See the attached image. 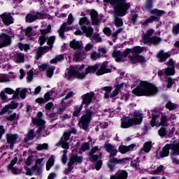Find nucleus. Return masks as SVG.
Returning <instances> with one entry per match:
<instances>
[{"mask_svg": "<svg viewBox=\"0 0 179 179\" xmlns=\"http://www.w3.org/2000/svg\"><path fill=\"white\" fill-rule=\"evenodd\" d=\"M97 69H99V64L89 66L85 69V73L83 72L85 71V65H81L80 67H71L66 70L65 78L67 80H73L75 78L81 80L85 79L87 73H94Z\"/></svg>", "mask_w": 179, "mask_h": 179, "instance_id": "nucleus-1", "label": "nucleus"}, {"mask_svg": "<svg viewBox=\"0 0 179 179\" xmlns=\"http://www.w3.org/2000/svg\"><path fill=\"white\" fill-rule=\"evenodd\" d=\"M103 5L114 6V13L116 16L121 17L127 15V12L131 8V4L127 3V0H103Z\"/></svg>", "mask_w": 179, "mask_h": 179, "instance_id": "nucleus-2", "label": "nucleus"}, {"mask_svg": "<svg viewBox=\"0 0 179 179\" xmlns=\"http://www.w3.org/2000/svg\"><path fill=\"white\" fill-rule=\"evenodd\" d=\"M132 92L136 96H155L157 94V87L150 83L141 81Z\"/></svg>", "mask_w": 179, "mask_h": 179, "instance_id": "nucleus-3", "label": "nucleus"}, {"mask_svg": "<svg viewBox=\"0 0 179 179\" xmlns=\"http://www.w3.org/2000/svg\"><path fill=\"white\" fill-rule=\"evenodd\" d=\"M79 24L81 30H83V33L86 34L87 37L90 38V40H92V41H93L94 43H101L102 39L101 37H100V35H99V34H94L92 36L94 30L92 27H87L88 26V24H90V21L87 20V17H81L79 20Z\"/></svg>", "mask_w": 179, "mask_h": 179, "instance_id": "nucleus-4", "label": "nucleus"}, {"mask_svg": "<svg viewBox=\"0 0 179 179\" xmlns=\"http://www.w3.org/2000/svg\"><path fill=\"white\" fill-rule=\"evenodd\" d=\"M145 48L136 46L132 49H127L124 53H121V52L118 50H114L112 55L117 62H120L123 58H125L127 55H136V54H141V52H143Z\"/></svg>", "mask_w": 179, "mask_h": 179, "instance_id": "nucleus-5", "label": "nucleus"}, {"mask_svg": "<svg viewBox=\"0 0 179 179\" xmlns=\"http://www.w3.org/2000/svg\"><path fill=\"white\" fill-rule=\"evenodd\" d=\"M143 115L139 112L134 114V117L129 119L127 122H122L121 128H129L132 125H139L142 123Z\"/></svg>", "mask_w": 179, "mask_h": 179, "instance_id": "nucleus-6", "label": "nucleus"}, {"mask_svg": "<svg viewBox=\"0 0 179 179\" xmlns=\"http://www.w3.org/2000/svg\"><path fill=\"white\" fill-rule=\"evenodd\" d=\"M169 122V119H167V116L164 115V113L161 114L158 113L155 115L152 116V119L151 120V127H161V125H165L167 127Z\"/></svg>", "mask_w": 179, "mask_h": 179, "instance_id": "nucleus-7", "label": "nucleus"}, {"mask_svg": "<svg viewBox=\"0 0 179 179\" xmlns=\"http://www.w3.org/2000/svg\"><path fill=\"white\" fill-rule=\"evenodd\" d=\"M73 15H72V13H70L68 16V24H66V22H64L58 30L59 36L61 38H65V36L64 35L65 31L72 30V27H71V25L73 23Z\"/></svg>", "mask_w": 179, "mask_h": 179, "instance_id": "nucleus-8", "label": "nucleus"}, {"mask_svg": "<svg viewBox=\"0 0 179 179\" xmlns=\"http://www.w3.org/2000/svg\"><path fill=\"white\" fill-rule=\"evenodd\" d=\"M94 112L92 110L87 109L85 112V114H84L80 120V126L83 129H87L89 127V124L92 122V116L93 115Z\"/></svg>", "mask_w": 179, "mask_h": 179, "instance_id": "nucleus-9", "label": "nucleus"}, {"mask_svg": "<svg viewBox=\"0 0 179 179\" xmlns=\"http://www.w3.org/2000/svg\"><path fill=\"white\" fill-rule=\"evenodd\" d=\"M168 66L169 67L163 69V70H159L158 72L159 76H171L176 73V71L174 70V60L173 59H169L168 62Z\"/></svg>", "mask_w": 179, "mask_h": 179, "instance_id": "nucleus-10", "label": "nucleus"}, {"mask_svg": "<svg viewBox=\"0 0 179 179\" xmlns=\"http://www.w3.org/2000/svg\"><path fill=\"white\" fill-rule=\"evenodd\" d=\"M83 158L78 155H72L69 162L68 163L67 169L64 171L65 174H69L73 170V163H82Z\"/></svg>", "mask_w": 179, "mask_h": 179, "instance_id": "nucleus-11", "label": "nucleus"}, {"mask_svg": "<svg viewBox=\"0 0 179 179\" xmlns=\"http://www.w3.org/2000/svg\"><path fill=\"white\" fill-rule=\"evenodd\" d=\"M94 97V92H88L85 94L81 96V106H85V108H87L89 106H90V103H92L93 98Z\"/></svg>", "mask_w": 179, "mask_h": 179, "instance_id": "nucleus-12", "label": "nucleus"}, {"mask_svg": "<svg viewBox=\"0 0 179 179\" xmlns=\"http://www.w3.org/2000/svg\"><path fill=\"white\" fill-rule=\"evenodd\" d=\"M40 31L41 36L39 37L38 43L40 45H43L48 40L45 34L51 31V24H48L47 29H41Z\"/></svg>", "mask_w": 179, "mask_h": 179, "instance_id": "nucleus-13", "label": "nucleus"}, {"mask_svg": "<svg viewBox=\"0 0 179 179\" xmlns=\"http://www.w3.org/2000/svg\"><path fill=\"white\" fill-rule=\"evenodd\" d=\"M112 68L111 65L108 64V62H104L100 69L96 71L97 76H101V75H104V73H110Z\"/></svg>", "mask_w": 179, "mask_h": 179, "instance_id": "nucleus-14", "label": "nucleus"}, {"mask_svg": "<svg viewBox=\"0 0 179 179\" xmlns=\"http://www.w3.org/2000/svg\"><path fill=\"white\" fill-rule=\"evenodd\" d=\"M54 43H55V36H50L48 39V45H50V47L45 46L42 48V50H38L37 55L41 57V52L45 54V52H48L49 50H52V44H54Z\"/></svg>", "mask_w": 179, "mask_h": 179, "instance_id": "nucleus-15", "label": "nucleus"}, {"mask_svg": "<svg viewBox=\"0 0 179 179\" xmlns=\"http://www.w3.org/2000/svg\"><path fill=\"white\" fill-rule=\"evenodd\" d=\"M12 42V39L9 35L3 33L0 35V48H3V47H8V45H10V43Z\"/></svg>", "mask_w": 179, "mask_h": 179, "instance_id": "nucleus-16", "label": "nucleus"}, {"mask_svg": "<svg viewBox=\"0 0 179 179\" xmlns=\"http://www.w3.org/2000/svg\"><path fill=\"white\" fill-rule=\"evenodd\" d=\"M38 118H33L32 122L35 124L36 125H38V132H41L43 129H44V124H45V122L41 119V117H43V113L39 112L37 114Z\"/></svg>", "mask_w": 179, "mask_h": 179, "instance_id": "nucleus-17", "label": "nucleus"}, {"mask_svg": "<svg viewBox=\"0 0 179 179\" xmlns=\"http://www.w3.org/2000/svg\"><path fill=\"white\" fill-rule=\"evenodd\" d=\"M7 143L9 144L10 149H13V146L17 142L19 139V135L7 134L6 136Z\"/></svg>", "mask_w": 179, "mask_h": 179, "instance_id": "nucleus-18", "label": "nucleus"}, {"mask_svg": "<svg viewBox=\"0 0 179 179\" xmlns=\"http://www.w3.org/2000/svg\"><path fill=\"white\" fill-rule=\"evenodd\" d=\"M17 103L15 101H11L9 104L6 105L1 110L0 115H3V114H5L6 113H12V110H15L17 108Z\"/></svg>", "mask_w": 179, "mask_h": 179, "instance_id": "nucleus-19", "label": "nucleus"}, {"mask_svg": "<svg viewBox=\"0 0 179 179\" xmlns=\"http://www.w3.org/2000/svg\"><path fill=\"white\" fill-rule=\"evenodd\" d=\"M38 68L41 71H46V76L48 78H52V75H54L55 68L53 66H50L47 64H42L38 66Z\"/></svg>", "mask_w": 179, "mask_h": 179, "instance_id": "nucleus-20", "label": "nucleus"}, {"mask_svg": "<svg viewBox=\"0 0 179 179\" xmlns=\"http://www.w3.org/2000/svg\"><path fill=\"white\" fill-rule=\"evenodd\" d=\"M69 138H71V133H69L68 131H65L63 134V136L60 140V144L63 149H66V150L69 149V145L66 142L69 139Z\"/></svg>", "mask_w": 179, "mask_h": 179, "instance_id": "nucleus-21", "label": "nucleus"}, {"mask_svg": "<svg viewBox=\"0 0 179 179\" xmlns=\"http://www.w3.org/2000/svg\"><path fill=\"white\" fill-rule=\"evenodd\" d=\"M41 17V14L37 12H31L26 16V22L28 23H31L34 22V20H37V19H40Z\"/></svg>", "mask_w": 179, "mask_h": 179, "instance_id": "nucleus-22", "label": "nucleus"}, {"mask_svg": "<svg viewBox=\"0 0 179 179\" xmlns=\"http://www.w3.org/2000/svg\"><path fill=\"white\" fill-rule=\"evenodd\" d=\"M44 161V158H39L36 160L35 165L33 169L36 171V176H40L41 174L43 169L41 167L43 166V162Z\"/></svg>", "mask_w": 179, "mask_h": 179, "instance_id": "nucleus-23", "label": "nucleus"}, {"mask_svg": "<svg viewBox=\"0 0 179 179\" xmlns=\"http://www.w3.org/2000/svg\"><path fill=\"white\" fill-rule=\"evenodd\" d=\"M105 150L106 152H108V153H110L109 157H114L115 156H117V153H118V150H117V148L111 144H106Z\"/></svg>", "mask_w": 179, "mask_h": 179, "instance_id": "nucleus-24", "label": "nucleus"}, {"mask_svg": "<svg viewBox=\"0 0 179 179\" xmlns=\"http://www.w3.org/2000/svg\"><path fill=\"white\" fill-rule=\"evenodd\" d=\"M127 178H128V172L124 170H120L115 175L110 176V179H127Z\"/></svg>", "mask_w": 179, "mask_h": 179, "instance_id": "nucleus-25", "label": "nucleus"}, {"mask_svg": "<svg viewBox=\"0 0 179 179\" xmlns=\"http://www.w3.org/2000/svg\"><path fill=\"white\" fill-rule=\"evenodd\" d=\"M1 17L2 19V22L6 24V26H9V24H12L13 23V17L9 13H3L1 15Z\"/></svg>", "mask_w": 179, "mask_h": 179, "instance_id": "nucleus-26", "label": "nucleus"}, {"mask_svg": "<svg viewBox=\"0 0 179 179\" xmlns=\"http://www.w3.org/2000/svg\"><path fill=\"white\" fill-rule=\"evenodd\" d=\"M3 92H4L6 94H13L12 99H19V88H17L15 91L10 87H6Z\"/></svg>", "mask_w": 179, "mask_h": 179, "instance_id": "nucleus-27", "label": "nucleus"}, {"mask_svg": "<svg viewBox=\"0 0 179 179\" xmlns=\"http://www.w3.org/2000/svg\"><path fill=\"white\" fill-rule=\"evenodd\" d=\"M90 16L92 20V23L94 26H98V24H100V20H99V14L96 10H91Z\"/></svg>", "mask_w": 179, "mask_h": 179, "instance_id": "nucleus-28", "label": "nucleus"}, {"mask_svg": "<svg viewBox=\"0 0 179 179\" xmlns=\"http://www.w3.org/2000/svg\"><path fill=\"white\" fill-rule=\"evenodd\" d=\"M134 148H135L134 144H131L129 146L122 145L119 147L118 150L120 152H121L122 155H124L128 152H131V150H134Z\"/></svg>", "mask_w": 179, "mask_h": 179, "instance_id": "nucleus-29", "label": "nucleus"}, {"mask_svg": "<svg viewBox=\"0 0 179 179\" xmlns=\"http://www.w3.org/2000/svg\"><path fill=\"white\" fill-rule=\"evenodd\" d=\"M69 46L71 48H73V50H80L82 48L83 45L82 42H79V41H77L76 39H73L70 43Z\"/></svg>", "mask_w": 179, "mask_h": 179, "instance_id": "nucleus-30", "label": "nucleus"}, {"mask_svg": "<svg viewBox=\"0 0 179 179\" xmlns=\"http://www.w3.org/2000/svg\"><path fill=\"white\" fill-rule=\"evenodd\" d=\"M162 41V39L157 36H153L150 38L147 41L144 42V44H148V45H150L152 44H154V45H157Z\"/></svg>", "mask_w": 179, "mask_h": 179, "instance_id": "nucleus-31", "label": "nucleus"}, {"mask_svg": "<svg viewBox=\"0 0 179 179\" xmlns=\"http://www.w3.org/2000/svg\"><path fill=\"white\" fill-rule=\"evenodd\" d=\"M130 59L133 64H136V62H141V64H143L145 62V57L139 56L138 55H136L133 57L130 56Z\"/></svg>", "mask_w": 179, "mask_h": 179, "instance_id": "nucleus-32", "label": "nucleus"}, {"mask_svg": "<svg viewBox=\"0 0 179 179\" xmlns=\"http://www.w3.org/2000/svg\"><path fill=\"white\" fill-rule=\"evenodd\" d=\"M153 33H155V30L153 29L147 30L146 33L143 34L142 36L143 43L148 41V40L150 38L151 36H153Z\"/></svg>", "mask_w": 179, "mask_h": 179, "instance_id": "nucleus-33", "label": "nucleus"}, {"mask_svg": "<svg viewBox=\"0 0 179 179\" xmlns=\"http://www.w3.org/2000/svg\"><path fill=\"white\" fill-rule=\"evenodd\" d=\"M13 61L16 64L24 62V55L23 53H16L14 56Z\"/></svg>", "mask_w": 179, "mask_h": 179, "instance_id": "nucleus-34", "label": "nucleus"}, {"mask_svg": "<svg viewBox=\"0 0 179 179\" xmlns=\"http://www.w3.org/2000/svg\"><path fill=\"white\" fill-rule=\"evenodd\" d=\"M115 87H116L115 90L114 91H113V92L110 95V97L111 99L115 97V96H117L118 94V93H120V92H121V90H122V87H124V83L119 84V85H116Z\"/></svg>", "mask_w": 179, "mask_h": 179, "instance_id": "nucleus-35", "label": "nucleus"}, {"mask_svg": "<svg viewBox=\"0 0 179 179\" xmlns=\"http://www.w3.org/2000/svg\"><path fill=\"white\" fill-rule=\"evenodd\" d=\"M169 57H170V54L164 52L163 50L159 51L157 55V58L159 59L160 62H164Z\"/></svg>", "mask_w": 179, "mask_h": 179, "instance_id": "nucleus-36", "label": "nucleus"}, {"mask_svg": "<svg viewBox=\"0 0 179 179\" xmlns=\"http://www.w3.org/2000/svg\"><path fill=\"white\" fill-rule=\"evenodd\" d=\"M127 160H129V158H124L122 159H118L117 158H111L109 160V162L111 164H124V163H125V162H127Z\"/></svg>", "mask_w": 179, "mask_h": 179, "instance_id": "nucleus-37", "label": "nucleus"}, {"mask_svg": "<svg viewBox=\"0 0 179 179\" xmlns=\"http://www.w3.org/2000/svg\"><path fill=\"white\" fill-rule=\"evenodd\" d=\"M74 58L76 61H80V59H85L86 58V54L83 51L78 50L74 54Z\"/></svg>", "mask_w": 179, "mask_h": 179, "instance_id": "nucleus-38", "label": "nucleus"}, {"mask_svg": "<svg viewBox=\"0 0 179 179\" xmlns=\"http://www.w3.org/2000/svg\"><path fill=\"white\" fill-rule=\"evenodd\" d=\"M97 150H99V147H94V148L92 149L91 152L89 153V157L90 159L94 160V162H95V160H97V159H99V155H94V153H96V152H97Z\"/></svg>", "mask_w": 179, "mask_h": 179, "instance_id": "nucleus-39", "label": "nucleus"}, {"mask_svg": "<svg viewBox=\"0 0 179 179\" xmlns=\"http://www.w3.org/2000/svg\"><path fill=\"white\" fill-rule=\"evenodd\" d=\"M54 163H55V159H54V156L52 155L46 163L47 171H50V169H51V167H52V166H54Z\"/></svg>", "mask_w": 179, "mask_h": 179, "instance_id": "nucleus-40", "label": "nucleus"}, {"mask_svg": "<svg viewBox=\"0 0 179 179\" xmlns=\"http://www.w3.org/2000/svg\"><path fill=\"white\" fill-rule=\"evenodd\" d=\"M0 99L3 103H8V101H10V100H12V99L8 98L5 91H1L0 92Z\"/></svg>", "mask_w": 179, "mask_h": 179, "instance_id": "nucleus-41", "label": "nucleus"}, {"mask_svg": "<svg viewBox=\"0 0 179 179\" xmlns=\"http://www.w3.org/2000/svg\"><path fill=\"white\" fill-rule=\"evenodd\" d=\"M150 13H151V15H155V17H157V20H159V16H162V15L164 13V11L158 9H154L150 10Z\"/></svg>", "mask_w": 179, "mask_h": 179, "instance_id": "nucleus-42", "label": "nucleus"}, {"mask_svg": "<svg viewBox=\"0 0 179 179\" xmlns=\"http://www.w3.org/2000/svg\"><path fill=\"white\" fill-rule=\"evenodd\" d=\"M155 20H157V17H155V15H152L150 17H148L147 20H145L143 23V26H148L149 23H153Z\"/></svg>", "mask_w": 179, "mask_h": 179, "instance_id": "nucleus-43", "label": "nucleus"}, {"mask_svg": "<svg viewBox=\"0 0 179 179\" xmlns=\"http://www.w3.org/2000/svg\"><path fill=\"white\" fill-rule=\"evenodd\" d=\"M61 61H64V55H57L54 59L50 60V64H57V62H61Z\"/></svg>", "mask_w": 179, "mask_h": 179, "instance_id": "nucleus-44", "label": "nucleus"}, {"mask_svg": "<svg viewBox=\"0 0 179 179\" xmlns=\"http://www.w3.org/2000/svg\"><path fill=\"white\" fill-rule=\"evenodd\" d=\"M166 108L170 110H176V108H178V105H177L174 103H172L171 101H169L166 103Z\"/></svg>", "mask_w": 179, "mask_h": 179, "instance_id": "nucleus-45", "label": "nucleus"}, {"mask_svg": "<svg viewBox=\"0 0 179 179\" xmlns=\"http://www.w3.org/2000/svg\"><path fill=\"white\" fill-rule=\"evenodd\" d=\"M153 1L152 0H147L145 5L144 6V9L147 10L148 12H150L152 10V6Z\"/></svg>", "mask_w": 179, "mask_h": 179, "instance_id": "nucleus-46", "label": "nucleus"}, {"mask_svg": "<svg viewBox=\"0 0 179 179\" xmlns=\"http://www.w3.org/2000/svg\"><path fill=\"white\" fill-rule=\"evenodd\" d=\"M101 54L97 53V52H92L90 55V58L92 61H97L99 58H101Z\"/></svg>", "mask_w": 179, "mask_h": 179, "instance_id": "nucleus-47", "label": "nucleus"}, {"mask_svg": "<svg viewBox=\"0 0 179 179\" xmlns=\"http://www.w3.org/2000/svg\"><path fill=\"white\" fill-rule=\"evenodd\" d=\"M151 149H152V142L150 141L146 142L143 145L144 152H145L146 153H148V152H150Z\"/></svg>", "mask_w": 179, "mask_h": 179, "instance_id": "nucleus-48", "label": "nucleus"}, {"mask_svg": "<svg viewBox=\"0 0 179 179\" xmlns=\"http://www.w3.org/2000/svg\"><path fill=\"white\" fill-rule=\"evenodd\" d=\"M33 138H34V131L33 130H29L25 138V142H29V141L33 139Z\"/></svg>", "mask_w": 179, "mask_h": 179, "instance_id": "nucleus-49", "label": "nucleus"}, {"mask_svg": "<svg viewBox=\"0 0 179 179\" xmlns=\"http://www.w3.org/2000/svg\"><path fill=\"white\" fill-rule=\"evenodd\" d=\"M25 36H27V37H31V36H34V33L33 32V28L31 27H28L26 29Z\"/></svg>", "mask_w": 179, "mask_h": 179, "instance_id": "nucleus-50", "label": "nucleus"}, {"mask_svg": "<svg viewBox=\"0 0 179 179\" xmlns=\"http://www.w3.org/2000/svg\"><path fill=\"white\" fill-rule=\"evenodd\" d=\"M141 162V161L139 160V158H136V159H134V161L131 162V167H134V169H139V163Z\"/></svg>", "mask_w": 179, "mask_h": 179, "instance_id": "nucleus-51", "label": "nucleus"}, {"mask_svg": "<svg viewBox=\"0 0 179 179\" xmlns=\"http://www.w3.org/2000/svg\"><path fill=\"white\" fill-rule=\"evenodd\" d=\"M103 90H105V92H106L105 93V98L108 99V97H110V93H111V91L113 90V87H104Z\"/></svg>", "mask_w": 179, "mask_h": 179, "instance_id": "nucleus-52", "label": "nucleus"}, {"mask_svg": "<svg viewBox=\"0 0 179 179\" xmlns=\"http://www.w3.org/2000/svg\"><path fill=\"white\" fill-rule=\"evenodd\" d=\"M34 75V73L33 70H29L28 72L27 77V83H30V82H31V80H33Z\"/></svg>", "mask_w": 179, "mask_h": 179, "instance_id": "nucleus-53", "label": "nucleus"}, {"mask_svg": "<svg viewBox=\"0 0 179 179\" xmlns=\"http://www.w3.org/2000/svg\"><path fill=\"white\" fill-rule=\"evenodd\" d=\"M36 149L37 150H47V149H48V143L39 144L38 145Z\"/></svg>", "mask_w": 179, "mask_h": 179, "instance_id": "nucleus-54", "label": "nucleus"}, {"mask_svg": "<svg viewBox=\"0 0 179 179\" xmlns=\"http://www.w3.org/2000/svg\"><path fill=\"white\" fill-rule=\"evenodd\" d=\"M9 77L8 76L0 74V83H5L6 82H9Z\"/></svg>", "mask_w": 179, "mask_h": 179, "instance_id": "nucleus-55", "label": "nucleus"}, {"mask_svg": "<svg viewBox=\"0 0 179 179\" xmlns=\"http://www.w3.org/2000/svg\"><path fill=\"white\" fill-rule=\"evenodd\" d=\"M82 108H83V106L82 105H80V106H77L76 108V110L73 113V117H78V115L80 114V111H82Z\"/></svg>", "mask_w": 179, "mask_h": 179, "instance_id": "nucleus-56", "label": "nucleus"}, {"mask_svg": "<svg viewBox=\"0 0 179 179\" xmlns=\"http://www.w3.org/2000/svg\"><path fill=\"white\" fill-rule=\"evenodd\" d=\"M172 33L173 36H177L179 34V23L176 25H173Z\"/></svg>", "mask_w": 179, "mask_h": 179, "instance_id": "nucleus-57", "label": "nucleus"}, {"mask_svg": "<svg viewBox=\"0 0 179 179\" xmlns=\"http://www.w3.org/2000/svg\"><path fill=\"white\" fill-rule=\"evenodd\" d=\"M18 47L20 50H24V51L30 50V45L27 44L19 43Z\"/></svg>", "mask_w": 179, "mask_h": 179, "instance_id": "nucleus-58", "label": "nucleus"}, {"mask_svg": "<svg viewBox=\"0 0 179 179\" xmlns=\"http://www.w3.org/2000/svg\"><path fill=\"white\" fill-rule=\"evenodd\" d=\"M158 134L159 136L164 137L167 135V131H166V129L164 127H161L159 130L158 131Z\"/></svg>", "mask_w": 179, "mask_h": 179, "instance_id": "nucleus-59", "label": "nucleus"}, {"mask_svg": "<svg viewBox=\"0 0 179 179\" xmlns=\"http://www.w3.org/2000/svg\"><path fill=\"white\" fill-rule=\"evenodd\" d=\"M19 94L18 96L20 94V97H21V99H25L26 98V93H27V89H23L20 91V89L19 88Z\"/></svg>", "mask_w": 179, "mask_h": 179, "instance_id": "nucleus-60", "label": "nucleus"}, {"mask_svg": "<svg viewBox=\"0 0 179 179\" xmlns=\"http://www.w3.org/2000/svg\"><path fill=\"white\" fill-rule=\"evenodd\" d=\"M115 26H117V27H121V26H122V24H123L122 20L120 17H116L115 19Z\"/></svg>", "mask_w": 179, "mask_h": 179, "instance_id": "nucleus-61", "label": "nucleus"}, {"mask_svg": "<svg viewBox=\"0 0 179 179\" xmlns=\"http://www.w3.org/2000/svg\"><path fill=\"white\" fill-rule=\"evenodd\" d=\"M8 121H13V120H19V115L16 113H13L10 116L7 117Z\"/></svg>", "mask_w": 179, "mask_h": 179, "instance_id": "nucleus-62", "label": "nucleus"}, {"mask_svg": "<svg viewBox=\"0 0 179 179\" xmlns=\"http://www.w3.org/2000/svg\"><path fill=\"white\" fill-rule=\"evenodd\" d=\"M66 153H68V151L66 150H63V155L62 156V163L63 164H66Z\"/></svg>", "mask_w": 179, "mask_h": 179, "instance_id": "nucleus-63", "label": "nucleus"}, {"mask_svg": "<svg viewBox=\"0 0 179 179\" xmlns=\"http://www.w3.org/2000/svg\"><path fill=\"white\" fill-rule=\"evenodd\" d=\"M33 156H29L28 157V158L26 159L25 161V164L27 166H31V164H33Z\"/></svg>", "mask_w": 179, "mask_h": 179, "instance_id": "nucleus-64", "label": "nucleus"}]
</instances>
